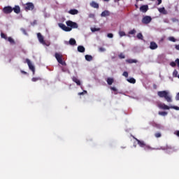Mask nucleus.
<instances>
[{
	"label": "nucleus",
	"instance_id": "37",
	"mask_svg": "<svg viewBox=\"0 0 179 179\" xmlns=\"http://www.w3.org/2000/svg\"><path fill=\"white\" fill-rule=\"evenodd\" d=\"M177 62H171L170 63V65H171V66H172L173 68H174L177 64Z\"/></svg>",
	"mask_w": 179,
	"mask_h": 179
},
{
	"label": "nucleus",
	"instance_id": "18",
	"mask_svg": "<svg viewBox=\"0 0 179 179\" xmlns=\"http://www.w3.org/2000/svg\"><path fill=\"white\" fill-rule=\"evenodd\" d=\"M69 13H70V15H78L79 11L76 9H71L69 11Z\"/></svg>",
	"mask_w": 179,
	"mask_h": 179
},
{
	"label": "nucleus",
	"instance_id": "33",
	"mask_svg": "<svg viewBox=\"0 0 179 179\" xmlns=\"http://www.w3.org/2000/svg\"><path fill=\"white\" fill-rule=\"evenodd\" d=\"M155 138H162V133L157 132L155 134Z\"/></svg>",
	"mask_w": 179,
	"mask_h": 179
},
{
	"label": "nucleus",
	"instance_id": "51",
	"mask_svg": "<svg viewBox=\"0 0 179 179\" xmlns=\"http://www.w3.org/2000/svg\"><path fill=\"white\" fill-rule=\"evenodd\" d=\"M157 5H160L162 3V0H157Z\"/></svg>",
	"mask_w": 179,
	"mask_h": 179
},
{
	"label": "nucleus",
	"instance_id": "57",
	"mask_svg": "<svg viewBox=\"0 0 179 179\" xmlns=\"http://www.w3.org/2000/svg\"><path fill=\"white\" fill-rule=\"evenodd\" d=\"M136 1H139V0H136ZM140 1H143V0H140Z\"/></svg>",
	"mask_w": 179,
	"mask_h": 179
},
{
	"label": "nucleus",
	"instance_id": "23",
	"mask_svg": "<svg viewBox=\"0 0 179 179\" xmlns=\"http://www.w3.org/2000/svg\"><path fill=\"white\" fill-rule=\"evenodd\" d=\"M78 52H85V47H83L82 45L78 46Z\"/></svg>",
	"mask_w": 179,
	"mask_h": 179
},
{
	"label": "nucleus",
	"instance_id": "42",
	"mask_svg": "<svg viewBox=\"0 0 179 179\" xmlns=\"http://www.w3.org/2000/svg\"><path fill=\"white\" fill-rule=\"evenodd\" d=\"M89 17H90L91 19H94V14H93V13L89 14Z\"/></svg>",
	"mask_w": 179,
	"mask_h": 179
},
{
	"label": "nucleus",
	"instance_id": "2",
	"mask_svg": "<svg viewBox=\"0 0 179 179\" xmlns=\"http://www.w3.org/2000/svg\"><path fill=\"white\" fill-rule=\"evenodd\" d=\"M157 96L160 97L161 99H165V100L168 103H171L173 101V99H171V96H170V93L166 90L164 91H159L157 92Z\"/></svg>",
	"mask_w": 179,
	"mask_h": 179
},
{
	"label": "nucleus",
	"instance_id": "3",
	"mask_svg": "<svg viewBox=\"0 0 179 179\" xmlns=\"http://www.w3.org/2000/svg\"><path fill=\"white\" fill-rule=\"evenodd\" d=\"M137 143L140 148H143L144 150H155V148L150 147V145L145 144V141L137 140Z\"/></svg>",
	"mask_w": 179,
	"mask_h": 179
},
{
	"label": "nucleus",
	"instance_id": "54",
	"mask_svg": "<svg viewBox=\"0 0 179 179\" xmlns=\"http://www.w3.org/2000/svg\"><path fill=\"white\" fill-rule=\"evenodd\" d=\"M103 1H105L106 2H108V1H110V0H103Z\"/></svg>",
	"mask_w": 179,
	"mask_h": 179
},
{
	"label": "nucleus",
	"instance_id": "25",
	"mask_svg": "<svg viewBox=\"0 0 179 179\" xmlns=\"http://www.w3.org/2000/svg\"><path fill=\"white\" fill-rule=\"evenodd\" d=\"M85 59L86 61H88L89 62H90V61H93V57L92 55H86Z\"/></svg>",
	"mask_w": 179,
	"mask_h": 179
},
{
	"label": "nucleus",
	"instance_id": "24",
	"mask_svg": "<svg viewBox=\"0 0 179 179\" xmlns=\"http://www.w3.org/2000/svg\"><path fill=\"white\" fill-rule=\"evenodd\" d=\"M108 85H111L113 83H114V79L111 78H108L106 80Z\"/></svg>",
	"mask_w": 179,
	"mask_h": 179
},
{
	"label": "nucleus",
	"instance_id": "52",
	"mask_svg": "<svg viewBox=\"0 0 179 179\" xmlns=\"http://www.w3.org/2000/svg\"><path fill=\"white\" fill-rule=\"evenodd\" d=\"M133 139H135V141H136V142H138V141H139V139L136 138L135 136H132Z\"/></svg>",
	"mask_w": 179,
	"mask_h": 179
},
{
	"label": "nucleus",
	"instance_id": "41",
	"mask_svg": "<svg viewBox=\"0 0 179 179\" xmlns=\"http://www.w3.org/2000/svg\"><path fill=\"white\" fill-rule=\"evenodd\" d=\"M160 149H162V150H167V149H169V147L168 146L161 147Z\"/></svg>",
	"mask_w": 179,
	"mask_h": 179
},
{
	"label": "nucleus",
	"instance_id": "21",
	"mask_svg": "<svg viewBox=\"0 0 179 179\" xmlns=\"http://www.w3.org/2000/svg\"><path fill=\"white\" fill-rule=\"evenodd\" d=\"M127 82H129V83H132L133 85H135V83H136V80H135V78H130L127 79Z\"/></svg>",
	"mask_w": 179,
	"mask_h": 179
},
{
	"label": "nucleus",
	"instance_id": "27",
	"mask_svg": "<svg viewBox=\"0 0 179 179\" xmlns=\"http://www.w3.org/2000/svg\"><path fill=\"white\" fill-rule=\"evenodd\" d=\"M137 38L138 40H143V35L142 34V33H138L137 34Z\"/></svg>",
	"mask_w": 179,
	"mask_h": 179
},
{
	"label": "nucleus",
	"instance_id": "53",
	"mask_svg": "<svg viewBox=\"0 0 179 179\" xmlns=\"http://www.w3.org/2000/svg\"><path fill=\"white\" fill-rule=\"evenodd\" d=\"M175 134L177 136H179V130L176 131Z\"/></svg>",
	"mask_w": 179,
	"mask_h": 179
},
{
	"label": "nucleus",
	"instance_id": "29",
	"mask_svg": "<svg viewBox=\"0 0 179 179\" xmlns=\"http://www.w3.org/2000/svg\"><path fill=\"white\" fill-rule=\"evenodd\" d=\"M31 80H32V82H37V80H41V78H40V77H37V78L34 77V78H32Z\"/></svg>",
	"mask_w": 179,
	"mask_h": 179
},
{
	"label": "nucleus",
	"instance_id": "6",
	"mask_svg": "<svg viewBox=\"0 0 179 179\" xmlns=\"http://www.w3.org/2000/svg\"><path fill=\"white\" fill-rule=\"evenodd\" d=\"M26 62L29 68V69L33 71V74L34 75L35 72H36V69L34 68V66H33V64H31V62H30V59H26Z\"/></svg>",
	"mask_w": 179,
	"mask_h": 179
},
{
	"label": "nucleus",
	"instance_id": "30",
	"mask_svg": "<svg viewBox=\"0 0 179 179\" xmlns=\"http://www.w3.org/2000/svg\"><path fill=\"white\" fill-rule=\"evenodd\" d=\"M1 38H4V40H8V36H6V34H3V33H1Z\"/></svg>",
	"mask_w": 179,
	"mask_h": 179
},
{
	"label": "nucleus",
	"instance_id": "43",
	"mask_svg": "<svg viewBox=\"0 0 179 179\" xmlns=\"http://www.w3.org/2000/svg\"><path fill=\"white\" fill-rule=\"evenodd\" d=\"M122 75L124 76V78H128V73L127 71H124Z\"/></svg>",
	"mask_w": 179,
	"mask_h": 179
},
{
	"label": "nucleus",
	"instance_id": "35",
	"mask_svg": "<svg viewBox=\"0 0 179 179\" xmlns=\"http://www.w3.org/2000/svg\"><path fill=\"white\" fill-rule=\"evenodd\" d=\"M159 115H163L164 117V116L167 115V112H164V111L159 112Z\"/></svg>",
	"mask_w": 179,
	"mask_h": 179
},
{
	"label": "nucleus",
	"instance_id": "38",
	"mask_svg": "<svg viewBox=\"0 0 179 179\" xmlns=\"http://www.w3.org/2000/svg\"><path fill=\"white\" fill-rule=\"evenodd\" d=\"M119 35L120 36V37H124V36H125V33L122 31H119Z\"/></svg>",
	"mask_w": 179,
	"mask_h": 179
},
{
	"label": "nucleus",
	"instance_id": "39",
	"mask_svg": "<svg viewBox=\"0 0 179 179\" xmlns=\"http://www.w3.org/2000/svg\"><path fill=\"white\" fill-rule=\"evenodd\" d=\"M135 33H136V30L135 29H132L129 31V34H135Z\"/></svg>",
	"mask_w": 179,
	"mask_h": 179
},
{
	"label": "nucleus",
	"instance_id": "28",
	"mask_svg": "<svg viewBox=\"0 0 179 179\" xmlns=\"http://www.w3.org/2000/svg\"><path fill=\"white\" fill-rule=\"evenodd\" d=\"M91 31L92 33H94V31H100V28L92 27L91 28Z\"/></svg>",
	"mask_w": 179,
	"mask_h": 179
},
{
	"label": "nucleus",
	"instance_id": "56",
	"mask_svg": "<svg viewBox=\"0 0 179 179\" xmlns=\"http://www.w3.org/2000/svg\"><path fill=\"white\" fill-rule=\"evenodd\" d=\"M178 79H179V74H178Z\"/></svg>",
	"mask_w": 179,
	"mask_h": 179
},
{
	"label": "nucleus",
	"instance_id": "46",
	"mask_svg": "<svg viewBox=\"0 0 179 179\" xmlns=\"http://www.w3.org/2000/svg\"><path fill=\"white\" fill-rule=\"evenodd\" d=\"M110 89H111L113 92H117V88H115V87H111Z\"/></svg>",
	"mask_w": 179,
	"mask_h": 179
},
{
	"label": "nucleus",
	"instance_id": "47",
	"mask_svg": "<svg viewBox=\"0 0 179 179\" xmlns=\"http://www.w3.org/2000/svg\"><path fill=\"white\" fill-rule=\"evenodd\" d=\"M21 31H22V33H24V34H27V33H26V29H21Z\"/></svg>",
	"mask_w": 179,
	"mask_h": 179
},
{
	"label": "nucleus",
	"instance_id": "7",
	"mask_svg": "<svg viewBox=\"0 0 179 179\" xmlns=\"http://www.w3.org/2000/svg\"><path fill=\"white\" fill-rule=\"evenodd\" d=\"M25 10H33L34 9V4L33 3H27L24 6Z\"/></svg>",
	"mask_w": 179,
	"mask_h": 179
},
{
	"label": "nucleus",
	"instance_id": "31",
	"mask_svg": "<svg viewBox=\"0 0 179 179\" xmlns=\"http://www.w3.org/2000/svg\"><path fill=\"white\" fill-rule=\"evenodd\" d=\"M169 41H172L173 43H176V38H174L173 36H170L169 38Z\"/></svg>",
	"mask_w": 179,
	"mask_h": 179
},
{
	"label": "nucleus",
	"instance_id": "44",
	"mask_svg": "<svg viewBox=\"0 0 179 179\" xmlns=\"http://www.w3.org/2000/svg\"><path fill=\"white\" fill-rule=\"evenodd\" d=\"M171 108H173L174 110H179V107L178 106H171Z\"/></svg>",
	"mask_w": 179,
	"mask_h": 179
},
{
	"label": "nucleus",
	"instance_id": "49",
	"mask_svg": "<svg viewBox=\"0 0 179 179\" xmlns=\"http://www.w3.org/2000/svg\"><path fill=\"white\" fill-rule=\"evenodd\" d=\"M21 73H23L24 75H27V72H26L23 70H21Z\"/></svg>",
	"mask_w": 179,
	"mask_h": 179
},
{
	"label": "nucleus",
	"instance_id": "32",
	"mask_svg": "<svg viewBox=\"0 0 179 179\" xmlns=\"http://www.w3.org/2000/svg\"><path fill=\"white\" fill-rule=\"evenodd\" d=\"M119 58L120 59H124L125 58V55L124 53H120L119 55H118Z\"/></svg>",
	"mask_w": 179,
	"mask_h": 179
},
{
	"label": "nucleus",
	"instance_id": "50",
	"mask_svg": "<svg viewBox=\"0 0 179 179\" xmlns=\"http://www.w3.org/2000/svg\"><path fill=\"white\" fill-rule=\"evenodd\" d=\"M176 99L179 100V92L177 94V95L176 96Z\"/></svg>",
	"mask_w": 179,
	"mask_h": 179
},
{
	"label": "nucleus",
	"instance_id": "22",
	"mask_svg": "<svg viewBox=\"0 0 179 179\" xmlns=\"http://www.w3.org/2000/svg\"><path fill=\"white\" fill-rule=\"evenodd\" d=\"M8 41H9V43H10V44H12V45H15V44H16V42H15V40L14 39H13V38L12 37H8V38H7V39H6Z\"/></svg>",
	"mask_w": 179,
	"mask_h": 179
},
{
	"label": "nucleus",
	"instance_id": "17",
	"mask_svg": "<svg viewBox=\"0 0 179 179\" xmlns=\"http://www.w3.org/2000/svg\"><path fill=\"white\" fill-rule=\"evenodd\" d=\"M90 6H92V8H94L95 9H99V3H96L95 1L90 3Z\"/></svg>",
	"mask_w": 179,
	"mask_h": 179
},
{
	"label": "nucleus",
	"instance_id": "45",
	"mask_svg": "<svg viewBox=\"0 0 179 179\" xmlns=\"http://www.w3.org/2000/svg\"><path fill=\"white\" fill-rule=\"evenodd\" d=\"M85 93H87V91H84L83 92H79L78 94H79V96H82V95L85 94Z\"/></svg>",
	"mask_w": 179,
	"mask_h": 179
},
{
	"label": "nucleus",
	"instance_id": "19",
	"mask_svg": "<svg viewBox=\"0 0 179 179\" xmlns=\"http://www.w3.org/2000/svg\"><path fill=\"white\" fill-rule=\"evenodd\" d=\"M126 62H127V64H136L138 62V60L134 59H129L126 60Z\"/></svg>",
	"mask_w": 179,
	"mask_h": 179
},
{
	"label": "nucleus",
	"instance_id": "5",
	"mask_svg": "<svg viewBox=\"0 0 179 179\" xmlns=\"http://www.w3.org/2000/svg\"><path fill=\"white\" fill-rule=\"evenodd\" d=\"M150 22H152V17L150 16L146 15L142 19V23L144 24H149Z\"/></svg>",
	"mask_w": 179,
	"mask_h": 179
},
{
	"label": "nucleus",
	"instance_id": "10",
	"mask_svg": "<svg viewBox=\"0 0 179 179\" xmlns=\"http://www.w3.org/2000/svg\"><path fill=\"white\" fill-rule=\"evenodd\" d=\"M141 12H143V13H146L148 10H149V6L148 5H143L140 7Z\"/></svg>",
	"mask_w": 179,
	"mask_h": 179
},
{
	"label": "nucleus",
	"instance_id": "14",
	"mask_svg": "<svg viewBox=\"0 0 179 179\" xmlns=\"http://www.w3.org/2000/svg\"><path fill=\"white\" fill-rule=\"evenodd\" d=\"M13 10L15 13L19 14L20 13V6H15L14 8H13Z\"/></svg>",
	"mask_w": 179,
	"mask_h": 179
},
{
	"label": "nucleus",
	"instance_id": "1",
	"mask_svg": "<svg viewBox=\"0 0 179 179\" xmlns=\"http://www.w3.org/2000/svg\"><path fill=\"white\" fill-rule=\"evenodd\" d=\"M66 24L68 27H66V25H65L63 23H59V27H60V29L64 30V31H71V30H72V29H78V23L73 22L71 20L66 21Z\"/></svg>",
	"mask_w": 179,
	"mask_h": 179
},
{
	"label": "nucleus",
	"instance_id": "20",
	"mask_svg": "<svg viewBox=\"0 0 179 179\" xmlns=\"http://www.w3.org/2000/svg\"><path fill=\"white\" fill-rule=\"evenodd\" d=\"M171 107L163 103L160 106V108H162V110H170Z\"/></svg>",
	"mask_w": 179,
	"mask_h": 179
},
{
	"label": "nucleus",
	"instance_id": "58",
	"mask_svg": "<svg viewBox=\"0 0 179 179\" xmlns=\"http://www.w3.org/2000/svg\"><path fill=\"white\" fill-rule=\"evenodd\" d=\"M34 24H36V21L34 22Z\"/></svg>",
	"mask_w": 179,
	"mask_h": 179
},
{
	"label": "nucleus",
	"instance_id": "36",
	"mask_svg": "<svg viewBox=\"0 0 179 179\" xmlns=\"http://www.w3.org/2000/svg\"><path fill=\"white\" fill-rule=\"evenodd\" d=\"M99 52H104V51H106V48L100 47L99 48Z\"/></svg>",
	"mask_w": 179,
	"mask_h": 179
},
{
	"label": "nucleus",
	"instance_id": "8",
	"mask_svg": "<svg viewBox=\"0 0 179 179\" xmlns=\"http://www.w3.org/2000/svg\"><path fill=\"white\" fill-rule=\"evenodd\" d=\"M3 13H6V15L9 13H12L13 12V8L11 6H6L3 9Z\"/></svg>",
	"mask_w": 179,
	"mask_h": 179
},
{
	"label": "nucleus",
	"instance_id": "34",
	"mask_svg": "<svg viewBox=\"0 0 179 179\" xmlns=\"http://www.w3.org/2000/svg\"><path fill=\"white\" fill-rule=\"evenodd\" d=\"M178 75V71H177V70H174L173 71V76L175 77V78H177Z\"/></svg>",
	"mask_w": 179,
	"mask_h": 179
},
{
	"label": "nucleus",
	"instance_id": "15",
	"mask_svg": "<svg viewBox=\"0 0 179 179\" xmlns=\"http://www.w3.org/2000/svg\"><path fill=\"white\" fill-rule=\"evenodd\" d=\"M101 17H106V16H110V11L104 10L101 14Z\"/></svg>",
	"mask_w": 179,
	"mask_h": 179
},
{
	"label": "nucleus",
	"instance_id": "11",
	"mask_svg": "<svg viewBox=\"0 0 179 179\" xmlns=\"http://www.w3.org/2000/svg\"><path fill=\"white\" fill-rule=\"evenodd\" d=\"M159 45H157V43L155 41H152L150 43V50H157Z\"/></svg>",
	"mask_w": 179,
	"mask_h": 179
},
{
	"label": "nucleus",
	"instance_id": "55",
	"mask_svg": "<svg viewBox=\"0 0 179 179\" xmlns=\"http://www.w3.org/2000/svg\"><path fill=\"white\" fill-rule=\"evenodd\" d=\"M117 1H121V0H114L115 2H117Z\"/></svg>",
	"mask_w": 179,
	"mask_h": 179
},
{
	"label": "nucleus",
	"instance_id": "9",
	"mask_svg": "<svg viewBox=\"0 0 179 179\" xmlns=\"http://www.w3.org/2000/svg\"><path fill=\"white\" fill-rule=\"evenodd\" d=\"M37 37L39 43H41V44H43V45H45V41H44V37L43 36V35H41V33L37 34Z\"/></svg>",
	"mask_w": 179,
	"mask_h": 179
},
{
	"label": "nucleus",
	"instance_id": "13",
	"mask_svg": "<svg viewBox=\"0 0 179 179\" xmlns=\"http://www.w3.org/2000/svg\"><path fill=\"white\" fill-rule=\"evenodd\" d=\"M72 80H73V82L76 83L77 86H80V85H81L80 80H79V79H78V78H76L75 76H73L72 77Z\"/></svg>",
	"mask_w": 179,
	"mask_h": 179
},
{
	"label": "nucleus",
	"instance_id": "26",
	"mask_svg": "<svg viewBox=\"0 0 179 179\" xmlns=\"http://www.w3.org/2000/svg\"><path fill=\"white\" fill-rule=\"evenodd\" d=\"M69 43L70 44V45H76V41L73 38H70Z\"/></svg>",
	"mask_w": 179,
	"mask_h": 179
},
{
	"label": "nucleus",
	"instance_id": "12",
	"mask_svg": "<svg viewBox=\"0 0 179 179\" xmlns=\"http://www.w3.org/2000/svg\"><path fill=\"white\" fill-rule=\"evenodd\" d=\"M151 125H152L155 128H157V129H162V128H163L162 124H157V123H156L155 122H151Z\"/></svg>",
	"mask_w": 179,
	"mask_h": 179
},
{
	"label": "nucleus",
	"instance_id": "40",
	"mask_svg": "<svg viewBox=\"0 0 179 179\" xmlns=\"http://www.w3.org/2000/svg\"><path fill=\"white\" fill-rule=\"evenodd\" d=\"M107 36L109 38H113V37H114V35L113 34L110 33V34H108Z\"/></svg>",
	"mask_w": 179,
	"mask_h": 179
},
{
	"label": "nucleus",
	"instance_id": "16",
	"mask_svg": "<svg viewBox=\"0 0 179 179\" xmlns=\"http://www.w3.org/2000/svg\"><path fill=\"white\" fill-rule=\"evenodd\" d=\"M158 10L160 13H163V15H167V10H166L164 7L158 8Z\"/></svg>",
	"mask_w": 179,
	"mask_h": 179
},
{
	"label": "nucleus",
	"instance_id": "4",
	"mask_svg": "<svg viewBox=\"0 0 179 179\" xmlns=\"http://www.w3.org/2000/svg\"><path fill=\"white\" fill-rule=\"evenodd\" d=\"M55 57L57 61V62H59V64H60L61 65H66L65 62H64V60H62V55L59 54V53H55Z\"/></svg>",
	"mask_w": 179,
	"mask_h": 179
},
{
	"label": "nucleus",
	"instance_id": "48",
	"mask_svg": "<svg viewBox=\"0 0 179 179\" xmlns=\"http://www.w3.org/2000/svg\"><path fill=\"white\" fill-rule=\"evenodd\" d=\"M175 48H176V50H177L178 51H179V45H175Z\"/></svg>",
	"mask_w": 179,
	"mask_h": 179
}]
</instances>
